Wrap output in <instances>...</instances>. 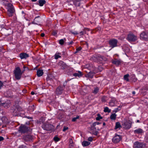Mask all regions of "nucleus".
<instances>
[{"label": "nucleus", "instance_id": "c9c22d12", "mask_svg": "<svg viewBox=\"0 0 148 148\" xmlns=\"http://www.w3.org/2000/svg\"><path fill=\"white\" fill-rule=\"evenodd\" d=\"M97 116H98L96 118V119L97 121L99 120L102 118V117L100 116V115L99 114H97Z\"/></svg>", "mask_w": 148, "mask_h": 148}, {"label": "nucleus", "instance_id": "4468645a", "mask_svg": "<svg viewBox=\"0 0 148 148\" xmlns=\"http://www.w3.org/2000/svg\"><path fill=\"white\" fill-rule=\"evenodd\" d=\"M29 57V55L25 53H21L20 54V57L21 59H26Z\"/></svg>", "mask_w": 148, "mask_h": 148}, {"label": "nucleus", "instance_id": "774afa93", "mask_svg": "<svg viewBox=\"0 0 148 148\" xmlns=\"http://www.w3.org/2000/svg\"><path fill=\"white\" fill-rule=\"evenodd\" d=\"M132 93L134 95L135 94V91H133L132 92Z\"/></svg>", "mask_w": 148, "mask_h": 148}, {"label": "nucleus", "instance_id": "e433bc0d", "mask_svg": "<svg viewBox=\"0 0 148 148\" xmlns=\"http://www.w3.org/2000/svg\"><path fill=\"white\" fill-rule=\"evenodd\" d=\"M85 69H90V65L87 64L85 65Z\"/></svg>", "mask_w": 148, "mask_h": 148}, {"label": "nucleus", "instance_id": "bb28decb", "mask_svg": "<svg viewBox=\"0 0 148 148\" xmlns=\"http://www.w3.org/2000/svg\"><path fill=\"white\" fill-rule=\"evenodd\" d=\"M9 105L5 103H1L0 102V106H3L5 108H7L8 107Z\"/></svg>", "mask_w": 148, "mask_h": 148}, {"label": "nucleus", "instance_id": "5fc2aeb1", "mask_svg": "<svg viewBox=\"0 0 148 148\" xmlns=\"http://www.w3.org/2000/svg\"><path fill=\"white\" fill-rule=\"evenodd\" d=\"M69 146L71 148H72V147L73 146V144H69Z\"/></svg>", "mask_w": 148, "mask_h": 148}, {"label": "nucleus", "instance_id": "0eeeda50", "mask_svg": "<svg viewBox=\"0 0 148 148\" xmlns=\"http://www.w3.org/2000/svg\"><path fill=\"white\" fill-rule=\"evenodd\" d=\"M140 39L145 41H148V32H143L140 34Z\"/></svg>", "mask_w": 148, "mask_h": 148}, {"label": "nucleus", "instance_id": "69168bd1", "mask_svg": "<svg viewBox=\"0 0 148 148\" xmlns=\"http://www.w3.org/2000/svg\"><path fill=\"white\" fill-rule=\"evenodd\" d=\"M95 123H96V124L97 125H99L100 123H99L98 122H95Z\"/></svg>", "mask_w": 148, "mask_h": 148}, {"label": "nucleus", "instance_id": "ea45409f", "mask_svg": "<svg viewBox=\"0 0 148 148\" xmlns=\"http://www.w3.org/2000/svg\"><path fill=\"white\" fill-rule=\"evenodd\" d=\"M106 97L105 96L101 98V101L103 102H104V101H106Z\"/></svg>", "mask_w": 148, "mask_h": 148}, {"label": "nucleus", "instance_id": "13d9d810", "mask_svg": "<svg viewBox=\"0 0 148 148\" xmlns=\"http://www.w3.org/2000/svg\"><path fill=\"white\" fill-rule=\"evenodd\" d=\"M24 146L23 145H21L19 146V148H23L24 147Z\"/></svg>", "mask_w": 148, "mask_h": 148}, {"label": "nucleus", "instance_id": "3c124183", "mask_svg": "<svg viewBox=\"0 0 148 148\" xmlns=\"http://www.w3.org/2000/svg\"><path fill=\"white\" fill-rule=\"evenodd\" d=\"M88 140L89 141H91L92 140V137H90L88 138Z\"/></svg>", "mask_w": 148, "mask_h": 148}, {"label": "nucleus", "instance_id": "aec40b11", "mask_svg": "<svg viewBox=\"0 0 148 148\" xmlns=\"http://www.w3.org/2000/svg\"><path fill=\"white\" fill-rule=\"evenodd\" d=\"M115 102L116 100L114 99H112L109 102V104L110 106L112 107L115 106Z\"/></svg>", "mask_w": 148, "mask_h": 148}, {"label": "nucleus", "instance_id": "1a4fd4ad", "mask_svg": "<svg viewBox=\"0 0 148 148\" xmlns=\"http://www.w3.org/2000/svg\"><path fill=\"white\" fill-rule=\"evenodd\" d=\"M145 147V145L144 144L138 142H135L133 146L134 148H144Z\"/></svg>", "mask_w": 148, "mask_h": 148}, {"label": "nucleus", "instance_id": "79ce46f5", "mask_svg": "<svg viewBox=\"0 0 148 148\" xmlns=\"http://www.w3.org/2000/svg\"><path fill=\"white\" fill-rule=\"evenodd\" d=\"M54 140L56 141H58L59 140V138L58 137H54Z\"/></svg>", "mask_w": 148, "mask_h": 148}, {"label": "nucleus", "instance_id": "423d86ee", "mask_svg": "<svg viewBox=\"0 0 148 148\" xmlns=\"http://www.w3.org/2000/svg\"><path fill=\"white\" fill-rule=\"evenodd\" d=\"M127 39L129 41H135L137 39L136 36L132 33H129L127 35Z\"/></svg>", "mask_w": 148, "mask_h": 148}, {"label": "nucleus", "instance_id": "dca6fc26", "mask_svg": "<svg viewBox=\"0 0 148 148\" xmlns=\"http://www.w3.org/2000/svg\"><path fill=\"white\" fill-rule=\"evenodd\" d=\"M134 132L137 134H142L143 132V130L141 128H138L134 131Z\"/></svg>", "mask_w": 148, "mask_h": 148}, {"label": "nucleus", "instance_id": "f704fd0d", "mask_svg": "<svg viewBox=\"0 0 148 148\" xmlns=\"http://www.w3.org/2000/svg\"><path fill=\"white\" fill-rule=\"evenodd\" d=\"M99 89L98 88H95L94 89V90L93 91V93L95 94H96L98 92Z\"/></svg>", "mask_w": 148, "mask_h": 148}, {"label": "nucleus", "instance_id": "7ed1b4c3", "mask_svg": "<svg viewBox=\"0 0 148 148\" xmlns=\"http://www.w3.org/2000/svg\"><path fill=\"white\" fill-rule=\"evenodd\" d=\"M23 72L19 67H17L14 71V74L15 78L18 80L20 79L21 77Z\"/></svg>", "mask_w": 148, "mask_h": 148}, {"label": "nucleus", "instance_id": "f257e3e1", "mask_svg": "<svg viewBox=\"0 0 148 148\" xmlns=\"http://www.w3.org/2000/svg\"><path fill=\"white\" fill-rule=\"evenodd\" d=\"M92 60L94 62L101 63L102 62L107 60V58L105 57L100 55H95L92 58Z\"/></svg>", "mask_w": 148, "mask_h": 148}, {"label": "nucleus", "instance_id": "412c9836", "mask_svg": "<svg viewBox=\"0 0 148 148\" xmlns=\"http://www.w3.org/2000/svg\"><path fill=\"white\" fill-rule=\"evenodd\" d=\"M15 108H14V109L12 110V112L13 113V115L15 116H17L18 112V110H17V109H16V108L15 106Z\"/></svg>", "mask_w": 148, "mask_h": 148}, {"label": "nucleus", "instance_id": "2f4dec72", "mask_svg": "<svg viewBox=\"0 0 148 148\" xmlns=\"http://www.w3.org/2000/svg\"><path fill=\"white\" fill-rule=\"evenodd\" d=\"M59 54H60V53H56L54 56L55 59H57L58 58H60L61 56L59 55Z\"/></svg>", "mask_w": 148, "mask_h": 148}, {"label": "nucleus", "instance_id": "f8f14e48", "mask_svg": "<svg viewBox=\"0 0 148 148\" xmlns=\"http://www.w3.org/2000/svg\"><path fill=\"white\" fill-rule=\"evenodd\" d=\"M122 126L125 129H129L131 127V124L129 122L125 121L122 124Z\"/></svg>", "mask_w": 148, "mask_h": 148}, {"label": "nucleus", "instance_id": "8fccbe9b", "mask_svg": "<svg viewBox=\"0 0 148 148\" xmlns=\"http://www.w3.org/2000/svg\"><path fill=\"white\" fill-rule=\"evenodd\" d=\"M68 129V127H64V129H63V131L64 132L65 131H66V130H67Z\"/></svg>", "mask_w": 148, "mask_h": 148}, {"label": "nucleus", "instance_id": "c03bdc74", "mask_svg": "<svg viewBox=\"0 0 148 148\" xmlns=\"http://www.w3.org/2000/svg\"><path fill=\"white\" fill-rule=\"evenodd\" d=\"M57 33V31H53V32L52 34L53 35L55 36L56 35Z\"/></svg>", "mask_w": 148, "mask_h": 148}, {"label": "nucleus", "instance_id": "39448f33", "mask_svg": "<svg viewBox=\"0 0 148 148\" xmlns=\"http://www.w3.org/2000/svg\"><path fill=\"white\" fill-rule=\"evenodd\" d=\"M42 127L44 130L47 131L51 130L54 129V126L53 125L48 123L43 124Z\"/></svg>", "mask_w": 148, "mask_h": 148}, {"label": "nucleus", "instance_id": "393cba45", "mask_svg": "<svg viewBox=\"0 0 148 148\" xmlns=\"http://www.w3.org/2000/svg\"><path fill=\"white\" fill-rule=\"evenodd\" d=\"M90 144V143L87 141H84L82 143V145L84 147Z\"/></svg>", "mask_w": 148, "mask_h": 148}, {"label": "nucleus", "instance_id": "a211bd4d", "mask_svg": "<svg viewBox=\"0 0 148 148\" xmlns=\"http://www.w3.org/2000/svg\"><path fill=\"white\" fill-rule=\"evenodd\" d=\"M39 16L35 18L34 21L32 22L33 23L38 25L40 23V20L38 18Z\"/></svg>", "mask_w": 148, "mask_h": 148}, {"label": "nucleus", "instance_id": "603ef678", "mask_svg": "<svg viewBox=\"0 0 148 148\" xmlns=\"http://www.w3.org/2000/svg\"><path fill=\"white\" fill-rule=\"evenodd\" d=\"M3 86V83L1 82V81H0V88L2 87Z\"/></svg>", "mask_w": 148, "mask_h": 148}, {"label": "nucleus", "instance_id": "49530a36", "mask_svg": "<svg viewBox=\"0 0 148 148\" xmlns=\"http://www.w3.org/2000/svg\"><path fill=\"white\" fill-rule=\"evenodd\" d=\"M81 49V47H79L78 48H77V51H76L75 53H76L78 51H80Z\"/></svg>", "mask_w": 148, "mask_h": 148}, {"label": "nucleus", "instance_id": "c85d7f7f", "mask_svg": "<svg viewBox=\"0 0 148 148\" xmlns=\"http://www.w3.org/2000/svg\"><path fill=\"white\" fill-rule=\"evenodd\" d=\"M81 0H75L74 2L75 5L76 6H79L80 5V1Z\"/></svg>", "mask_w": 148, "mask_h": 148}, {"label": "nucleus", "instance_id": "473e14b6", "mask_svg": "<svg viewBox=\"0 0 148 148\" xmlns=\"http://www.w3.org/2000/svg\"><path fill=\"white\" fill-rule=\"evenodd\" d=\"M111 111V110L109 109L108 107H106L104 109V112H110Z\"/></svg>", "mask_w": 148, "mask_h": 148}, {"label": "nucleus", "instance_id": "4be33fe9", "mask_svg": "<svg viewBox=\"0 0 148 148\" xmlns=\"http://www.w3.org/2000/svg\"><path fill=\"white\" fill-rule=\"evenodd\" d=\"M94 73L92 72H89L87 75H85L86 77H88L89 78H92L94 76Z\"/></svg>", "mask_w": 148, "mask_h": 148}, {"label": "nucleus", "instance_id": "680f3d73", "mask_svg": "<svg viewBox=\"0 0 148 148\" xmlns=\"http://www.w3.org/2000/svg\"><path fill=\"white\" fill-rule=\"evenodd\" d=\"M41 36L42 37H44L45 36V34L44 33H42L41 34Z\"/></svg>", "mask_w": 148, "mask_h": 148}, {"label": "nucleus", "instance_id": "72a5a7b5", "mask_svg": "<svg viewBox=\"0 0 148 148\" xmlns=\"http://www.w3.org/2000/svg\"><path fill=\"white\" fill-rule=\"evenodd\" d=\"M15 107L16 108L17 110H18V112L21 111L22 110V109L19 106L16 105V106H15Z\"/></svg>", "mask_w": 148, "mask_h": 148}, {"label": "nucleus", "instance_id": "cd10ccee", "mask_svg": "<svg viewBox=\"0 0 148 148\" xmlns=\"http://www.w3.org/2000/svg\"><path fill=\"white\" fill-rule=\"evenodd\" d=\"M59 64L62 67V69H65L66 67L65 64L62 62H60L59 63Z\"/></svg>", "mask_w": 148, "mask_h": 148}, {"label": "nucleus", "instance_id": "09e8293b", "mask_svg": "<svg viewBox=\"0 0 148 148\" xmlns=\"http://www.w3.org/2000/svg\"><path fill=\"white\" fill-rule=\"evenodd\" d=\"M69 144H73V140L71 138L69 139Z\"/></svg>", "mask_w": 148, "mask_h": 148}, {"label": "nucleus", "instance_id": "a18cd8bd", "mask_svg": "<svg viewBox=\"0 0 148 148\" xmlns=\"http://www.w3.org/2000/svg\"><path fill=\"white\" fill-rule=\"evenodd\" d=\"M99 71H101L103 70V68L101 66H99L98 68Z\"/></svg>", "mask_w": 148, "mask_h": 148}, {"label": "nucleus", "instance_id": "052dcab7", "mask_svg": "<svg viewBox=\"0 0 148 148\" xmlns=\"http://www.w3.org/2000/svg\"><path fill=\"white\" fill-rule=\"evenodd\" d=\"M73 34L74 35H77L78 34V33L77 32H75L73 33Z\"/></svg>", "mask_w": 148, "mask_h": 148}, {"label": "nucleus", "instance_id": "5701e85b", "mask_svg": "<svg viewBox=\"0 0 148 148\" xmlns=\"http://www.w3.org/2000/svg\"><path fill=\"white\" fill-rule=\"evenodd\" d=\"M121 127V126L119 122H117L116 123L115 126V129H120Z\"/></svg>", "mask_w": 148, "mask_h": 148}, {"label": "nucleus", "instance_id": "9d476101", "mask_svg": "<svg viewBox=\"0 0 148 148\" xmlns=\"http://www.w3.org/2000/svg\"><path fill=\"white\" fill-rule=\"evenodd\" d=\"M117 41L116 39H112L109 41V43L110 47L113 48L117 46Z\"/></svg>", "mask_w": 148, "mask_h": 148}, {"label": "nucleus", "instance_id": "20e7f679", "mask_svg": "<svg viewBox=\"0 0 148 148\" xmlns=\"http://www.w3.org/2000/svg\"><path fill=\"white\" fill-rule=\"evenodd\" d=\"M31 130L25 125H21L19 128V131L21 133H24L30 131Z\"/></svg>", "mask_w": 148, "mask_h": 148}, {"label": "nucleus", "instance_id": "4d7b16f0", "mask_svg": "<svg viewBox=\"0 0 148 148\" xmlns=\"http://www.w3.org/2000/svg\"><path fill=\"white\" fill-rule=\"evenodd\" d=\"M93 127L91 126V130H96V128L94 127V128H93Z\"/></svg>", "mask_w": 148, "mask_h": 148}, {"label": "nucleus", "instance_id": "6e6d98bb", "mask_svg": "<svg viewBox=\"0 0 148 148\" xmlns=\"http://www.w3.org/2000/svg\"><path fill=\"white\" fill-rule=\"evenodd\" d=\"M4 138L3 137L0 136V141L3 140Z\"/></svg>", "mask_w": 148, "mask_h": 148}, {"label": "nucleus", "instance_id": "ddd939ff", "mask_svg": "<svg viewBox=\"0 0 148 148\" xmlns=\"http://www.w3.org/2000/svg\"><path fill=\"white\" fill-rule=\"evenodd\" d=\"M23 139L25 141H30L32 140V137L30 135H26L24 136L23 138Z\"/></svg>", "mask_w": 148, "mask_h": 148}, {"label": "nucleus", "instance_id": "37998d69", "mask_svg": "<svg viewBox=\"0 0 148 148\" xmlns=\"http://www.w3.org/2000/svg\"><path fill=\"white\" fill-rule=\"evenodd\" d=\"M90 30L89 29L87 28H85L84 29V34H86V31H89Z\"/></svg>", "mask_w": 148, "mask_h": 148}, {"label": "nucleus", "instance_id": "f03ea898", "mask_svg": "<svg viewBox=\"0 0 148 148\" xmlns=\"http://www.w3.org/2000/svg\"><path fill=\"white\" fill-rule=\"evenodd\" d=\"M6 5L7 6L8 14L9 16H11L13 14L15 11L14 7L12 4L10 3H7Z\"/></svg>", "mask_w": 148, "mask_h": 148}, {"label": "nucleus", "instance_id": "bf43d9fd", "mask_svg": "<svg viewBox=\"0 0 148 148\" xmlns=\"http://www.w3.org/2000/svg\"><path fill=\"white\" fill-rule=\"evenodd\" d=\"M146 139L147 142H148V134H147L146 137Z\"/></svg>", "mask_w": 148, "mask_h": 148}, {"label": "nucleus", "instance_id": "a19ab883", "mask_svg": "<svg viewBox=\"0 0 148 148\" xmlns=\"http://www.w3.org/2000/svg\"><path fill=\"white\" fill-rule=\"evenodd\" d=\"M120 110V109H119L118 108H116L114 109L113 110V112H116Z\"/></svg>", "mask_w": 148, "mask_h": 148}, {"label": "nucleus", "instance_id": "338daca9", "mask_svg": "<svg viewBox=\"0 0 148 148\" xmlns=\"http://www.w3.org/2000/svg\"><path fill=\"white\" fill-rule=\"evenodd\" d=\"M97 132L96 131V132H95V134H95V135H97Z\"/></svg>", "mask_w": 148, "mask_h": 148}, {"label": "nucleus", "instance_id": "58836bf2", "mask_svg": "<svg viewBox=\"0 0 148 148\" xmlns=\"http://www.w3.org/2000/svg\"><path fill=\"white\" fill-rule=\"evenodd\" d=\"M59 44L61 45H62L64 43V40L63 39L60 40H59Z\"/></svg>", "mask_w": 148, "mask_h": 148}, {"label": "nucleus", "instance_id": "c756f323", "mask_svg": "<svg viewBox=\"0 0 148 148\" xmlns=\"http://www.w3.org/2000/svg\"><path fill=\"white\" fill-rule=\"evenodd\" d=\"M116 115L115 113L112 114L110 116L111 119L114 120H115L116 117Z\"/></svg>", "mask_w": 148, "mask_h": 148}, {"label": "nucleus", "instance_id": "2eb2a0df", "mask_svg": "<svg viewBox=\"0 0 148 148\" xmlns=\"http://www.w3.org/2000/svg\"><path fill=\"white\" fill-rule=\"evenodd\" d=\"M112 62L113 64L118 66L121 64V61L120 60L115 59L112 61Z\"/></svg>", "mask_w": 148, "mask_h": 148}, {"label": "nucleus", "instance_id": "864d4df0", "mask_svg": "<svg viewBox=\"0 0 148 148\" xmlns=\"http://www.w3.org/2000/svg\"><path fill=\"white\" fill-rule=\"evenodd\" d=\"M96 125V123L95 122L92 124V125L91 126H92L93 127V128H94V127H95V126Z\"/></svg>", "mask_w": 148, "mask_h": 148}, {"label": "nucleus", "instance_id": "9b49d317", "mask_svg": "<svg viewBox=\"0 0 148 148\" xmlns=\"http://www.w3.org/2000/svg\"><path fill=\"white\" fill-rule=\"evenodd\" d=\"M121 139V136L116 135L113 138L112 140L113 143H116L119 142Z\"/></svg>", "mask_w": 148, "mask_h": 148}, {"label": "nucleus", "instance_id": "0e129e2a", "mask_svg": "<svg viewBox=\"0 0 148 148\" xmlns=\"http://www.w3.org/2000/svg\"><path fill=\"white\" fill-rule=\"evenodd\" d=\"M73 43V41H71L70 42H69V45H71Z\"/></svg>", "mask_w": 148, "mask_h": 148}, {"label": "nucleus", "instance_id": "4c0bfd02", "mask_svg": "<svg viewBox=\"0 0 148 148\" xmlns=\"http://www.w3.org/2000/svg\"><path fill=\"white\" fill-rule=\"evenodd\" d=\"M79 118V116H77L76 117H74L72 119V121L73 122L75 121H76V120L77 119H78Z\"/></svg>", "mask_w": 148, "mask_h": 148}, {"label": "nucleus", "instance_id": "b1692460", "mask_svg": "<svg viewBox=\"0 0 148 148\" xmlns=\"http://www.w3.org/2000/svg\"><path fill=\"white\" fill-rule=\"evenodd\" d=\"M46 3V1L45 0H40L38 1L39 5L41 6H42Z\"/></svg>", "mask_w": 148, "mask_h": 148}, {"label": "nucleus", "instance_id": "6ab92c4d", "mask_svg": "<svg viewBox=\"0 0 148 148\" xmlns=\"http://www.w3.org/2000/svg\"><path fill=\"white\" fill-rule=\"evenodd\" d=\"M43 72L42 70H39L37 71V75L38 77H40L42 75Z\"/></svg>", "mask_w": 148, "mask_h": 148}, {"label": "nucleus", "instance_id": "e2e57ef3", "mask_svg": "<svg viewBox=\"0 0 148 148\" xmlns=\"http://www.w3.org/2000/svg\"><path fill=\"white\" fill-rule=\"evenodd\" d=\"M31 94L32 95H34V92L33 91H32L31 92Z\"/></svg>", "mask_w": 148, "mask_h": 148}, {"label": "nucleus", "instance_id": "6e6552de", "mask_svg": "<svg viewBox=\"0 0 148 148\" xmlns=\"http://www.w3.org/2000/svg\"><path fill=\"white\" fill-rule=\"evenodd\" d=\"M64 87L58 86L56 90V94L58 95H61L64 92Z\"/></svg>", "mask_w": 148, "mask_h": 148}, {"label": "nucleus", "instance_id": "7c9ffc66", "mask_svg": "<svg viewBox=\"0 0 148 148\" xmlns=\"http://www.w3.org/2000/svg\"><path fill=\"white\" fill-rule=\"evenodd\" d=\"M129 76V75L128 74H127L124 75V79L126 81H129V79L128 78V77Z\"/></svg>", "mask_w": 148, "mask_h": 148}, {"label": "nucleus", "instance_id": "a878e982", "mask_svg": "<svg viewBox=\"0 0 148 148\" xmlns=\"http://www.w3.org/2000/svg\"><path fill=\"white\" fill-rule=\"evenodd\" d=\"M35 107L34 105L29 106V110L30 112H32L34 110Z\"/></svg>", "mask_w": 148, "mask_h": 148}, {"label": "nucleus", "instance_id": "f3484780", "mask_svg": "<svg viewBox=\"0 0 148 148\" xmlns=\"http://www.w3.org/2000/svg\"><path fill=\"white\" fill-rule=\"evenodd\" d=\"M82 73L80 71H78L77 72L74 73L73 74V75L75 77H80L82 75Z\"/></svg>", "mask_w": 148, "mask_h": 148}, {"label": "nucleus", "instance_id": "de8ad7c7", "mask_svg": "<svg viewBox=\"0 0 148 148\" xmlns=\"http://www.w3.org/2000/svg\"><path fill=\"white\" fill-rule=\"evenodd\" d=\"M84 30H83V31H82L80 33V36H82V35H83L84 34Z\"/></svg>", "mask_w": 148, "mask_h": 148}]
</instances>
